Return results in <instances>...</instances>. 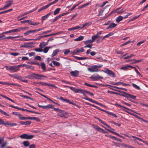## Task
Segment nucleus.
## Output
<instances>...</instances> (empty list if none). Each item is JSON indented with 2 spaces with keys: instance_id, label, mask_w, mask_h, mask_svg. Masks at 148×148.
<instances>
[{
  "instance_id": "19",
  "label": "nucleus",
  "mask_w": 148,
  "mask_h": 148,
  "mask_svg": "<svg viewBox=\"0 0 148 148\" xmlns=\"http://www.w3.org/2000/svg\"><path fill=\"white\" fill-rule=\"evenodd\" d=\"M117 24L114 23H111L110 24L109 26L106 28L107 29H112L114 28L116 26Z\"/></svg>"
},
{
  "instance_id": "36",
  "label": "nucleus",
  "mask_w": 148,
  "mask_h": 148,
  "mask_svg": "<svg viewBox=\"0 0 148 148\" xmlns=\"http://www.w3.org/2000/svg\"><path fill=\"white\" fill-rule=\"evenodd\" d=\"M12 33L18 32H21L20 27H18L17 29H12Z\"/></svg>"
},
{
  "instance_id": "31",
  "label": "nucleus",
  "mask_w": 148,
  "mask_h": 148,
  "mask_svg": "<svg viewBox=\"0 0 148 148\" xmlns=\"http://www.w3.org/2000/svg\"><path fill=\"white\" fill-rule=\"evenodd\" d=\"M84 38V37L83 36H80L78 37L77 38L74 39L75 41H79L82 40Z\"/></svg>"
},
{
  "instance_id": "11",
  "label": "nucleus",
  "mask_w": 148,
  "mask_h": 148,
  "mask_svg": "<svg viewBox=\"0 0 148 148\" xmlns=\"http://www.w3.org/2000/svg\"><path fill=\"white\" fill-rule=\"evenodd\" d=\"M38 106L44 109H47L49 108H51L53 107V106L51 104H48L45 106H42L38 104Z\"/></svg>"
},
{
  "instance_id": "34",
  "label": "nucleus",
  "mask_w": 148,
  "mask_h": 148,
  "mask_svg": "<svg viewBox=\"0 0 148 148\" xmlns=\"http://www.w3.org/2000/svg\"><path fill=\"white\" fill-rule=\"evenodd\" d=\"M75 58L78 60H84L87 59V57H79L77 56H74Z\"/></svg>"
},
{
  "instance_id": "21",
  "label": "nucleus",
  "mask_w": 148,
  "mask_h": 148,
  "mask_svg": "<svg viewBox=\"0 0 148 148\" xmlns=\"http://www.w3.org/2000/svg\"><path fill=\"white\" fill-rule=\"evenodd\" d=\"M118 91L121 92L123 93V94H121V95L122 96L126 97L128 100H130L129 99H128V96L129 94L125 92H123L122 91L120 90H119Z\"/></svg>"
},
{
  "instance_id": "42",
  "label": "nucleus",
  "mask_w": 148,
  "mask_h": 148,
  "mask_svg": "<svg viewBox=\"0 0 148 148\" xmlns=\"http://www.w3.org/2000/svg\"><path fill=\"white\" fill-rule=\"evenodd\" d=\"M90 3H91L90 2H88V3L84 4V5H82L81 6L79 7L78 8L81 9V8H84L85 7H86V6L90 4Z\"/></svg>"
},
{
  "instance_id": "29",
  "label": "nucleus",
  "mask_w": 148,
  "mask_h": 148,
  "mask_svg": "<svg viewBox=\"0 0 148 148\" xmlns=\"http://www.w3.org/2000/svg\"><path fill=\"white\" fill-rule=\"evenodd\" d=\"M118 85H122L123 86H130L131 85L130 84H125L121 82H118Z\"/></svg>"
},
{
  "instance_id": "39",
  "label": "nucleus",
  "mask_w": 148,
  "mask_h": 148,
  "mask_svg": "<svg viewBox=\"0 0 148 148\" xmlns=\"http://www.w3.org/2000/svg\"><path fill=\"white\" fill-rule=\"evenodd\" d=\"M47 43H45V42H41L39 45V47L40 48H43L45 46L47 45Z\"/></svg>"
},
{
  "instance_id": "1",
  "label": "nucleus",
  "mask_w": 148,
  "mask_h": 148,
  "mask_svg": "<svg viewBox=\"0 0 148 148\" xmlns=\"http://www.w3.org/2000/svg\"><path fill=\"white\" fill-rule=\"evenodd\" d=\"M64 86L67 88H69L70 89L75 93H80L83 94L84 96H85V93H86L91 96H92L94 95V94L86 90L81 89H77L74 87L70 86Z\"/></svg>"
},
{
  "instance_id": "26",
  "label": "nucleus",
  "mask_w": 148,
  "mask_h": 148,
  "mask_svg": "<svg viewBox=\"0 0 148 148\" xmlns=\"http://www.w3.org/2000/svg\"><path fill=\"white\" fill-rule=\"evenodd\" d=\"M60 51L59 49H57L53 51L52 54V57L55 56Z\"/></svg>"
},
{
  "instance_id": "58",
  "label": "nucleus",
  "mask_w": 148,
  "mask_h": 148,
  "mask_svg": "<svg viewBox=\"0 0 148 148\" xmlns=\"http://www.w3.org/2000/svg\"><path fill=\"white\" fill-rule=\"evenodd\" d=\"M50 6V5L49 3V4H47V5H46L45 6L42 7H41V8H42V10H44L45 9L49 7Z\"/></svg>"
},
{
  "instance_id": "5",
  "label": "nucleus",
  "mask_w": 148,
  "mask_h": 148,
  "mask_svg": "<svg viewBox=\"0 0 148 148\" xmlns=\"http://www.w3.org/2000/svg\"><path fill=\"white\" fill-rule=\"evenodd\" d=\"M104 72L108 75L110 77H114L115 76L114 73L112 71L107 69L105 70Z\"/></svg>"
},
{
  "instance_id": "55",
  "label": "nucleus",
  "mask_w": 148,
  "mask_h": 148,
  "mask_svg": "<svg viewBox=\"0 0 148 148\" xmlns=\"http://www.w3.org/2000/svg\"><path fill=\"white\" fill-rule=\"evenodd\" d=\"M140 15H139L138 16H136L133 17H132V18H131L130 20V21H133V20L136 19L138 18L140 16Z\"/></svg>"
},
{
  "instance_id": "20",
  "label": "nucleus",
  "mask_w": 148,
  "mask_h": 148,
  "mask_svg": "<svg viewBox=\"0 0 148 148\" xmlns=\"http://www.w3.org/2000/svg\"><path fill=\"white\" fill-rule=\"evenodd\" d=\"M51 14V12H49L46 15L42 16L41 19L42 21H43L45 19H46L47 18L49 17V16Z\"/></svg>"
},
{
  "instance_id": "41",
  "label": "nucleus",
  "mask_w": 148,
  "mask_h": 148,
  "mask_svg": "<svg viewBox=\"0 0 148 148\" xmlns=\"http://www.w3.org/2000/svg\"><path fill=\"white\" fill-rule=\"evenodd\" d=\"M19 79L22 82L26 83H27L28 82V80H25L23 77H22L21 76L19 77Z\"/></svg>"
},
{
  "instance_id": "35",
  "label": "nucleus",
  "mask_w": 148,
  "mask_h": 148,
  "mask_svg": "<svg viewBox=\"0 0 148 148\" xmlns=\"http://www.w3.org/2000/svg\"><path fill=\"white\" fill-rule=\"evenodd\" d=\"M23 144L25 147H27L30 145V143L28 141H24L23 142Z\"/></svg>"
},
{
  "instance_id": "16",
  "label": "nucleus",
  "mask_w": 148,
  "mask_h": 148,
  "mask_svg": "<svg viewBox=\"0 0 148 148\" xmlns=\"http://www.w3.org/2000/svg\"><path fill=\"white\" fill-rule=\"evenodd\" d=\"M27 23H28L30 25H33L34 26L38 25L40 24V23L38 22H34L32 21L31 20H27Z\"/></svg>"
},
{
  "instance_id": "45",
  "label": "nucleus",
  "mask_w": 148,
  "mask_h": 148,
  "mask_svg": "<svg viewBox=\"0 0 148 148\" xmlns=\"http://www.w3.org/2000/svg\"><path fill=\"white\" fill-rule=\"evenodd\" d=\"M52 62L53 63L54 65L57 66H59L60 65V64L59 62L57 61H53Z\"/></svg>"
},
{
  "instance_id": "57",
  "label": "nucleus",
  "mask_w": 148,
  "mask_h": 148,
  "mask_svg": "<svg viewBox=\"0 0 148 148\" xmlns=\"http://www.w3.org/2000/svg\"><path fill=\"white\" fill-rule=\"evenodd\" d=\"M50 6V5L49 3V4H47V5H46L45 6L42 7H41V8H42V10H44L45 9L49 7Z\"/></svg>"
},
{
  "instance_id": "59",
  "label": "nucleus",
  "mask_w": 148,
  "mask_h": 148,
  "mask_svg": "<svg viewBox=\"0 0 148 148\" xmlns=\"http://www.w3.org/2000/svg\"><path fill=\"white\" fill-rule=\"evenodd\" d=\"M72 28L73 30L77 29H81L80 25L79 26H75Z\"/></svg>"
},
{
  "instance_id": "51",
  "label": "nucleus",
  "mask_w": 148,
  "mask_h": 148,
  "mask_svg": "<svg viewBox=\"0 0 148 148\" xmlns=\"http://www.w3.org/2000/svg\"><path fill=\"white\" fill-rule=\"evenodd\" d=\"M92 42H93V41H92V40H89L85 41L84 42V43L85 44H88L92 43Z\"/></svg>"
},
{
  "instance_id": "53",
  "label": "nucleus",
  "mask_w": 148,
  "mask_h": 148,
  "mask_svg": "<svg viewBox=\"0 0 148 148\" xmlns=\"http://www.w3.org/2000/svg\"><path fill=\"white\" fill-rule=\"evenodd\" d=\"M0 112L2 114H3L5 115L8 116H10L9 114H8L6 112L3 111V110H1L0 109Z\"/></svg>"
},
{
  "instance_id": "22",
  "label": "nucleus",
  "mask_w": 148,
  "mask_h": 148,
  "mask_svg": "<svg viewBox=\"0 0 148 148\" xmlns=\"http://www.w3.org/2000/svg\"><path fill=\"white\" fill-rule=\"evenodd\" d=\"M0 84H2L7 85H16L13 83H9L8 82H1L0 81Z\"/></svg>"
},
{
  "instance_id": "18",
  "label": "nucleus",
  "mask_w": 148,
  "mask_h": 148,
  "mask_svg": "<svg viewBox=\"0 0 148 148\" xmlns=\"http://www.w3.org/2000/svg\"><path fill=\"white\" fill-rule=\"evenodd\" d=\"M102 127H103L104 128H105V129H106V130H107L108 131L110 132L113 133V134H115L116 135H117V136H119V137H121V138L122 137V136H121V135H120L119 134H118L116 132L112 131L111 130L108 129L106 128V127H104L103 126Z\"/></svg>"
},
{
  "instance_id": "2",
  "label": "nucleus",
  "mask_w": 148,
  "mask_h": 148,
  "mask_svg": "<svg viewBox=\"0 0 148 148\" xmlns=\"http://www.w3.org/2000/svg\"><path fill=\"white\" fill-rule=\"evenodd\" d=\"M53 110L58 112L57 115L59 116L65 118H67L68 117V113L63 110L55 108H53Z\"/></svg>"
},
{
  "instance_id": "23",
  "label": "nucleus",
  "mask_w": 148,
  "mask_h": 148,
  "mask_svg": "<svg viewBox=\"0 0 148 148\" xmlns=\"http://www.w3.org/2000/svg\"><path fill=\"white\" fill-rule=\"evenodd\" d=\"M34 73H32L31 74L27 75L25 77L29 79H34Z\"/></svg>"
},
{
  "instance_id": "40",
  "label": "nucleus",
  "mask_w": 148,
  "mask_h": 148,
  "mask_svg": "<svg viewBox=\"0 0 148 148\" xmlns=\"http://www.w3.org/2000/svg\"><path fill=\"white\" fill-rule=\"evenodd\" d=\"M132 86L138 90H140V89L139 86L134 83L132 84Z\"/></svg>"
},
{
  "instance_id": "62",
  "label": "nucleus",
  "mask_w": 148,
  "mask_h": 148,
  "mask_svg": "<svg viewBox=\"0 0 148 148\" xmlns=\"http://www.w3.org/2000/svg\"><path fill=\"white\" fill-rule=\"evenodd\" d=\"M135 55L133 54H132L130 56H127L126 57H125L124 58L125 59H129V58H131L132 56H134Z\"/></svg>"
},
{
  "instance_id": "13",
  "label": "nucleus",
  "mask_w": 148,
  "mask_h": 148,
  "mask_svg": "<svg viewBox=\"0 0 148 148\" xmlns=\"http://www.w3.org/2000/svg\"><path fill=\"white\" fill-rule=\"evenodd\" d=\"M70 74L72 76L74 77H77L79 75V72L77 70L72 71L70 72Z\"/></svg>"
},
{
  "instance_id": "12",
  "label": "nucleus",
  "mask_w": 148,
  "mask_h": 148,
  "mask_svg": "<svg viewBox=\"0 0 148 148\" xmlns=\"http://www.w3.org/2000/svg\"><path fill=\"white\" fill-rule=\"evenodd\" d=\"M92 24L91 22H88L85 23L84 24L80 25L81 29H82L83 28L86 27V26H88Z\"/></svg>"
},
{
  "instance_id": "49",
  "label": "nucleus",
  "mask_w": 148,
  "mask_h": 148,
  "mask_svg": "<svg viewBox=\"0 0 148 148\" xmlns=\"http://www.w3.org/2000/svg\"><path fill=\"white\" fill-rule=\"evenodd\" d=\"M107 113L108 114L110 115H112L113 116H114L115 118H116L117 117V116L114 113H112V112H107Z\"/></svg>"
},
{
  "instance_id": "32",
  "label": "nucleus",
  "mask_w": 148,
  "mask_h": 148,
  "mask_svg": "<svg viewBox=\"0 0 148 148\" xmlns=\"http://www.w3.org/2000/svg\"><path fill=\"white\" fill-rule=\"evenodd\" d=\"M123 18V17L122 16H119L117 17L116 20V21L117 22L119 23L122 21Z\"/></svg>"
},
{
  "instance_id": "10",
  "label": "nucleus",
  "mask_w": 148,
  "mask_h": 148,
  "mask_svg": "<svg viewBox=\"0 0 148 148\" xmlns=\"http://www.w3.org/2000/svg\"><path fill=\"white\" fill-rule=\"evenodd\" d=\"M59 99L60 100L64 102L70 104H73V101H71L70 100L64 99L62 97H60Z\"/></svg>"
},
{
  "instance_id": "43",
  "label": "nucleus",
  "mask_w": 148,
  "mask_h": 148,
  "mask_svg": "<svg viewBox=\"0 0 148 148\" xmlns=\"http://www.w3.org/2000/svg\"><path fill=\"white\" fill-rule=\"evenodd\" d=\"M3 143L1 146V148H4L7 145H8V143L6 141Z\"/></svg>"
},
{
  "instance_id": "8",
  "label": "nucleus",
  "mask_w": 148,
  "mask_h": 148,
  "mask_svg": "<svg viewBox=\"0 0 148 148\" xmlns=\"http://www.w3.org/2000/svg\"><path fill=\"white\" fill-rule=\"evenodd\" d=\"M34 79H43V78H42V77H46V76L44 75L39 74L38 73H34Z\"/></svg>"
},
{
  "instance_id": "6",
  "label": "nucleus",
  "mask_w": 148,
  "mask_h": 148,
  "mask_svg": "<svg viewBox=\"0 0 148 148\" xmlns=\"http://www.w3.org/2000/svg\"><path fill=\"white\" fill-rule=\"evenodd\" d=\"M93 127L96 130H97V131L99 132H101L103 133H107V132L104 130H103L102 128L100 127L99 126L96 125H95L93 126Z\"/></svg>"
},
{
  "instance_id": "3",
  "label": "nucleus",
  "mask_w": 148,
  "mask_h": 148,
  "mask_svg": "<svg viewBox=\"0 0 148 148\" xmlns=\"http://www.w3.org/2000/svg\"><path fill=\"white\" fill-rule=\"evenodd\" d=\"M102 65H100L99 66L95 65L90 66V67L88 68L87 69L88 71L92 72H97L99 71L98 68L101 67Z\"/></svg>"
},
{
  "instance_id": "44",
  "label": "nucleus",
  "mask_w": 148,
  "mask_h": 148,
  "mask_svg": "<svg viewBox=\"0 0 148 148\" xmlns=\"http://www.w3.org/2000/svg\"><path fill=\"white\" fill-rule=\"evenodd\" d=\"M41 65L42 69L43 70L46 69V66L45 63L44 62H42L41 64Z\"/></svg>"
},
{
  "instance_id": "14",
  "label": "nucleus",
  "mask_w": 148,
  "mask_h": 148,
  "mask_svg": "<svg viewBox=\"0 0 148 148\" xmlns=\"http://www.w3.org/2000/svg\"><path fill=\"white\" fill-rule=\"evenodd\" d=\"M114 105L115 106H117L119 107H122V108H125V109H127V110H129V111H131V112H134V111H133L132 110H131V109H129L125 107L124 106H122L120 104H118L117 103H116ZM134 112L135 113H136L137 114H138V113H137V112Z\"/></svg>"
},
{
  "instance_id": "56",
  "label": "nucleus",
  "mask_w": 148,
  "mask_h": 148,
  "mask_svg": "<svg viewBox=\"0 0 148 148\" xmlns=\"http://www.w3.org/2000/svg\"><path fill=\"white\" fill-rule=\"evenodd\" d=\"M28 63L30 64H36L38 65H39V64L38 62H28Z\"/></svg>"
},
{
  "instance_id": "63",
  "label": "nucleus",
  "mask_w": 148,
  "mask_h": 148,
  "mask_svg": "<svg viewBox=\"0 0 148 148\" xmlns=\"http://www.w3.org/2000/svg\"><path fill=\"white\" fill-rule=\"evenodd\" d=\"M17 124L15 123H11L9 122L8 125L10 126L11 127H12L14 126H16Z\"/></svg>"
},
{
  "instance_id": "50",
  "label": "nucleus",
  "mask_w": 148,
  "mask_h": 148,
  "mask_svg": "<svg viewBox=\"0 0 148 148\" xmlns=\"http://www.w3.org/2000/svg\"><path fill=\"white\" fill-rule=\"evenodd\" d=\"M129 98H131L133 99H135L136 98V96L133 95H132L129 94L128 96V99Z\"/></svg>"
},
{
  "instance_id": "60",
  "label": "nucleus",
  "mask_w": 148,
  "mask_h": 148,
  "mask_svg": "<svg viewBox=\"0 0 148 148\" xmlns=\"http://www.w3.org/2000/svg\"><path fill=\"white\" fill-rule=\"evenodd\" d=\"M35 60H38L39 61L41 60L42 59L41 57L40 56H37L35 57L34 58Z\"/></svg>"
},
{
  "instance_id": "28",
  "label": "nucleus",
  "mask_w": 148,
  "mask_h": 148,
  "mask_svg": "<svg viewBox=\"0 0 148 148\" xmlns=\"http://www.w3.org/2000/svg\"><path fill=\"white\" fill-rule=\"evenodd\" d=\"M88 105H91L92 106H93L94 107H95L97 109L100 110L101 111H103V112H106L107 113V111L105 110H104L102 109H101V108H100L98 106H95V105H92V104H90L89 103H88Z\"/></svg>"
},
{
  "instance_id": "9",
  "label": "nucleus",
  "mask_w": 148,
  "mask_h": 148,
  "mask_svg": "<svg viewBox=\"0 0 148 148\" xmlns=\"http://www.w3.org/2000/svg\"><path fill=\"white\" fill-rule=\"evenodd\" d=\"M36 83L37 84H40L41 85H44L46 86H51V87H53L54 88L56 87V86H55L53 84H50L47 83H45L42 82H37Z\"/></svg>"
},
{
  "instance_id": "33",
  "label": "nucleus",
  "mask_w": 148,
  "mask_h": 148,
  "mask_svg": "<svg viewBox=\"0 0 148 148\" xmlns=\"http://www.w3.org/2000/svg\"><path fill=\"white\" fill-rule=\"evenodd\" d=\"M18 36H14V37H12V36H8L5 37L4 38H2V40H6V39H12V38H18Z\"/></svg>"
},
{
  "instance_id": "27",
  "label": "nucleus",
  "mask_w": 148,
  "mask_h": 148,
  "mask_svg": "<svg viewBox=\"0 0 148 148\" xmlns=\"http://www.w3.org/2000/svg\"><path fill=\"white\" fill-rule=\"evenodd\" d=\"M84 96H85V97L83 98L84 99H86V100H88V101L91 102H92V103H96V101H94L88 98L87 97V96H86L85 95Z\"/></svg>"
},
{
  "instance_id": "37",
  "label": "nucleus",
  "mask_w": 148,
  "mask_h": 148,
  "mask_svg": "<svg viewBox=\"0 0 148 148\" xmlns=\"http://www.w3.org/2000/svg\"><path fill=\"white\" fill-rule=\"evenodd\" d=\"M17 116L18 117V119L21 120H25V117L23 116L22 115L20 114H18Z\"/></svg>"
},
{
  "instance_id": "17",
  "label": "nucleus",
  "mask_w": 148,
  "mask_h": 148,
  "mask_svg": "<svg viewBox=\"0 0 148 148\" xmlns=\"http://www.w3.org/2000/svg\"><path fill=\"white\" fill-rule=\"evenodd\" d=\"M19 123L21 125H29L31 123V122L30 121H21L19 122Z\"/></svg>"
},
{
  "instance_id": "52",
  "label": "nucleus",
  "mask_w": 148,
  "mask_h": 148,
  "mask_svg": "<svg viewBox=\"0 0 148 148\" xmlns=\"http://www.w3.org/2000/svg\"><path fill=\"white\" fill-rule=\"evenodd\" d=\"M34 50L36 52H41L43 51V50L42 49L40 48H35L34 49Z\"/></svg>"
},
{
  "instance_id": "48",
  "label": "nucleus",
  "mask_w": 148,
  "mask_h": 148,
  "mask_svg": "<svg viewBox=\"0 0 148 148\" xmlns=\"http://www.w3.org/2000/svg\"><path fill=\"white\" fill-rule=\"evenodd\" d=\"M9 106L10 107H11L12 108H14L17 109L19 110H22V108H21L18 107H17L16 106H12V105H9Z\"/></svg>"
},
{
  "instance_id": "24",
  "label": "nucleus",
  "mask_w": 148,
  "mask_h": 148,
  "mask_svg": "<svg viewBox=\"0 0 148 148\" xmlns=\"http://www.w3.org/2000/svg\"><path fill=\"white\" fill-rule=\"evenodd\" d=\"M19 69L17 68V65L12 66V70L13 72H16L19 70Z\"/></svg>"
},
{
  "instance_id": "15",
  "label": "nucleus",
  "mask_w": 148,
  "mask_h": 148,
  "mask_svg": "<svg viewBox=\"0 0 148 148\" xmlns=\"http://www.w3.org/2000/svg\"><path fill=\"white\" fill-rule=\"evenodd\" d=\"M13 1H12L9 0L7 1L6 2V5L4 7L5 9L9 8L13 3Z\"/></svg>"
},
{
  "instance_id": "64",
  "label": "nucleus",
  "mask_w": 148,
  "mask_h": 148,
  "mask_svg": "<svg viewBox=\"0 0 148 148\" xmlns=\"http://www.w3.org/2000/svg\"><path fill=\"white\" fill-rule=\"evenodd\" d=\"M113 34H114V33L113 32H110V33H109L107 35L105 36L104 37H106V38L108 37H109V36H111L113 35Z\"/></svg>"
},
{
  "instance_id": "38",
  "label": "nucleus",
  "mask_w": 148,
  "mask_h": 148,
  "mask_svg": "<svg viewBox=\"0 0 148 148\" xmlns=\"http://www.w3.org/2000/svg\"><path fill=\"white\" fill-rule=\"evenodd\" d=\"M34 32L33 30H31L27 31L26 32L24 33V35L25 36L28 35L29 34H31L32 33H34Z\"/></svg>"
},
{
  "instance_id": "25",
  "label": "nucleus",
  "mask_w": 148,
  "mask_h": 148,
  "mask_svg": "<svg viewBox=\"0 0 148 148\" xmlns=\"http://www.w3.org/2000/svg\"><path fill=\"white\" fill-rule=\"evenodd\" d=\"M131 137H132L133 138L134 140H137L140 141H141V142H142L143 143H146V141L143 140H142V139H141L140 138H139L137 137H136L135 136H132Z\"/></svg>"
},
{
  "instance_id": "4",
  "label": "nucleus",
  "mask_w": 148,
  "mask_h": 148,
  "mask_svg": "<svg viewBox=\"0 0 148 148\" xmlns=\"http://www.w3.org/2000/svg\"><path fill=\"white\" fill-rule=\"evenodd\" d=\"M22 139H23L27 140L31 139L34 137V135H29L26 134H21L19 136Z\"/></svg>"
},
{
  "instance_id": "47",
  "label": "nucleus",
  "mask_w": 148,
  "mask_h": 148,
  "mask_svg": "<svg viewBox=\"0 0 148 148\" xmlns=\"http://www.w3.org/2000/svg\"><path fill=\"white\" fill-rule=\"evenodd\" d=\"M132 60L134 61V62H132V63L135 64V63H136L137 62H141V61H142V59H140V60H136L135 59H134L131 60H130V61H132Z\"/></svg>"
},
{
  "instance_id": "46",
  "label": "nucleus",
  "mask_w": 148,
  "mask_h": 148,
  "mask_svg": "<svg viewBox=\"0 0 148 148\" xmlns=\"http://www.w3.org/2000/svg\"><path fill=\"white\" fill-rule=\"evenodd\" d=\"M60 10V8H57L54 11V14L56 15L59 13Z\"/></svg>"
},
{
  "instance_id": "61",
  "label": "nucleus",
  "mask_w": 148,
  "mask_h": 148,
  "mask_svg": "<svg viewBox=\"0 0 148 148\" xmlns=\"http://www.w3.org/2000/svg\"><path fill=\"white\" fill-rule=\"evenodd\" d=\"M29 29V27H20V29L21 30H21H27Z\"/></svg>"
},
{
  "instance_id": "7",
  "label": "nucleus",
  "mask_w": 148,
  "mask_h": 148,
  "mask_svg": "<svg viewBox=\"0 0 148 148\" xmlns=\"http://www.w3.org/2000/svg\"><path fill=\"white\" fill-rule=\"evenodd\" d=\"M90 78L93 79L94 81H97L99 79H102L103 77L97 74L96 75H92L90 77Z\"/></svg>"
},
{
  "instance_id": "30",
  "label": "nucleus",
  "mask_w": 148,
  "mask_h": 148,
  "mask_svg": "<svg viewBox=\"0 0 148 148\" xmlns=\"http://www.w3.org/2000/svg\"><path fill=\"white\" fill-rule=\"evenodd\" d=\"M25 67L26 69H30L32 70H33L34 69V66L32 65H29L25 64Z\"/></svg>"
},
{
  "instance_id": "54",
  "label": "nucleus",
  "mask_w": 148,
  "mask_h": 148,
  "mask_svg": "<svg viewBox=\"0 0 148 148\" xmlns=\"http://www.w3.org/2000/svg\"><path fill=\"white\" fill-rule=\"evenodd\" d=\"M49 48L46 47L43 50V51L44 53H47L48 51V50H49Z\"/></svg>"
}]
</instances>
